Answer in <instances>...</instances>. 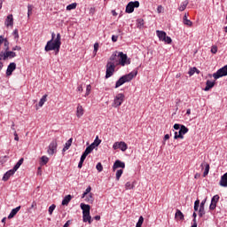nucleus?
Segmentation results:
<instances>
[{"mask_svg":"<svg viewBox=\"0 0 227 227\" xmlns=\"http://www.w3.org/2000/svg\"><path fill=\"white\" fill-rule=\"evenodd\" d=\"M175 217H176V219H178L179 221H184V213H182V211H180L179 209H176Z\"/></svg>","mask_w":227,"mask_h":227,"instance_id":"a878e982","label":"nucleus"},{"mask_svg":"<svg viewBox=\"0 0 227 227\" xmlns=\"http://www.w3.org/2000/svg\"><path fill=\"white\" fill-rule=\"evenodd\" d=\"M112 42H118V35H112Z\"/></svg>","mask_w":227,"mask_h":227,"instance_id":"13d9d810","label":"nucleus"},{"mask_svg":"<svg viewBox=\"0 0 227 227\" xmlns=\"http://www.w3.org/2000/svg\"><path fill=\"white\" fill-rule=\"evenodd\" d=\"M196 70H198L196 67L190 69V71L188 73L189 75H194V74L196 73Z\"/></svg>","mask_w":227,"mask_h":227,"instance_id":"09e8293b","label":"nucleus"},{"mask_svg":"<svg viewBox=\"0 0 227 227\" xmlns=\"http://www.w3.org/2000/svg\"><path fill=\"white\" fill-rule=\"evenodd\" d=\"M75 8H77V4L75 3L70 4L69 5L67 6V10L68 11L75 10Z\"/></svg>","mask_w":227,"mask_h":227,"instance_id":"e433bc0d","label":"nucleus"},{"mask_svg":"<svg viewBox=\"0 0 227 227\" xmlns=\"http://www.w3.org/2000/svg\"><path fill=\"white\" fill-rule=\"evenodd\" d=\"M126 191H130V189H134V184L130 182H127L125 184Z\"/></svg>","mask_w":227,"mask_h":227,"instance_id":"72a5a7b5","label":"nucleus"},{"mask_svg":"<svg viewBox=\"0 0 227 227\" xmlns=\"http://www.w3.org/2000/svg\"><path fill=\"white\" fill-rule=\"evenodd\" d=\"M215 86V82H212L210 80H207L206 82V87L204 89V91H209L210 90H212V87Z\"/></svg>","mask_w":227,"mask_h":227,"instance_id":"4be33fe9","label":"nucleus"},{"mask_svg":"<svg viewBox=\"0 0 227 227\" xmlns=\"http://www.w3.org/2000/svg\"><path fill=\"white\" fill-rule=\"evenodd\" d=\"M88 157V154H86V153H83L81 156L80 160L83 161L86 160V158Z\"/></svg>","mask_w":227,"mask_h":227,"instance_id":"3c124183","label":"nucleus"},{"mask_svg":"<svg viewBox=\"0 0 227 227\" xmlns=\"http://www.w3.org/2000/svg\"><path fill=\"white\" fill-rule=\"evenodd\" d=\"M174 129L175 130H180V129H182V125L176 123L174 124Z\"/></svg>","mask_w":227,"mask_h":227,"instance_id":"5fc2aeb1","label":"nucleus"},{"mask_svg":"<svg viewBox=\"0 0 227 227\" xmlns=\"http://www.w3.org/2000/svg\"><path fill=\"white\" fill-rule=\"evenodd\" d=\"M205 203H207V200H202L200 207H205Z\"/></svg>","mask_w":227,"mask_h":227,"instance_id":"e2e57ef3","label":"nucleus"},{"mask_svg":"<svg viewBox=\"0 0 227 227\" xmlns=\"http://www.w3.org/2000/svg\"><path fill=\"white\" fill-rule=\"evenodd\" d=\"M17 53L15 51H10L8 50H5L4 51L0 52V61H6V59H12V58H16Z\"/></svg>","mask_w":227,"mask_h":227,"instance_id":"20e7f679","label":"nucleus"},{"mask_svg":"<svg viewBox=\"0 0 227 227\" xmlns=\"http://www.w3.org/2000/svg\"><path fill=\"white\" fill-rule=\"evenodd\" d=\"M61 47V34H57V37L54 41L51 39L47 42L44 51L46 52H49L51 51H57V52H59V49Z\"/></svg>","mask_w":227,"mask_h":227,"instance_id":"f03ea898","label":"nucleus"},{"mask_svg":"<svg viewBox=\"0 0 227 227\" xmlns=\"http://www.w3.org/2000/svg\"><path fill=\"white\" fill-rule=\"evenodd\" d=\"M169 139V134L164 136V141H168Z\"/></svg>","mask_w":227,"mask_h":227,"instance_id":"774afa93","label":"nucleus"},{"mask_svg":"<svg viewBox=\"0 0 227 227\" xmlns=\"http://www.w3.org/2000/svg\"><path fill=\"white\" fill-rule=\"evenodd\" d=\"M85 201H87V203H93V193H90L88 196H85Z\"/></svg>","mask_w":227,"mask_h":227,"instance_id":"473e14b6","label":"nucleus"},{"mask_svg":"<svg viewBox=\"0 0 227 227\" xmlns=\"http://www.w3.org/2000/svg\"><path fill=\"white\" fill-rule=\"evenodd\" d=\"M4 24L7 27H10V26L12 27V26H13V14H9L6 17Z\"/></svg>","mask_w":227,"mask_h":227,"instance_id":"f3484780","label":"nucleus"},{"mask_svg":"<svg viewBox=\"0 0 227 227\" xmlns=\"http://www.w3.org/2000/svg\"><path fill=\"white\" fill-rule=\"evenodd\" d=\"M31 208H36V203L34 201V202H32V205H31V207H30V209Z\"/></svg>","mask_w":227,"mask_h":227,"instance_id":"0e129e2a","label":"nucleus"},{"mask_svg":"<svg viewBox=\"0 0 227 227\" xmlns=\"http://www.w3.org/2000/svg\"><path fill=\"white\" fill-rule=\"evenodd\" d=\"M55 209H56V205L53 204V205L50 206L49 210H48L50 215H52V213L54 212Z\"/></svg>","mask_w":227,"mask_h":227,"instance_id":"79ce46f5","label":"nucleus"},{"mask_svg":"<svg viewBox=\"0 0 227 227\" xmlns=\"http://www.w3.org/2000/svg\"><path fill=\"white\" fill-rule=\"evenodd\" d=\"M108 62L112 63L115 67H125V65H130V59H129L127 54L122 51H115L111 55Z\"/></svg>","mask_w":227,"mask_h":227,"instance_id":"f257e3e1","label":"nucleus"},{"mask_svg":"<svg viewBox=\"0 0 227 227\" xmlns=\"http://www.w3.org/2000/svg\"><path fill=\"white\" fill-rule=\"evenodd\" d=\"M33 13V5L28 4L27 5V17H29Z\"/></svg>","mask_w":227,"mask_h":227,"instance_id":"37998d69","label":"nucleus"},{"mask_svg":"<svg viewBox=\"0 0 227 227\" xmlns=\"http://www.w3.org/2000/svg\"><path fill=\"white\" fill-rule=\"evenodd\" d=\"M156 35H157L159 40H160V42H164L165 43H168V44L173 42L171 37L168 36L166 32H164L162 30H157Z\"/></svg>","mask_w":227,"mask_h":227,"instance_id":"39448f33","label":"nucleus"},{"mask_svg":"<svg viewBox=\"0 0 227 227\" xmlns=\"http://www.w3.org/2000/svg\"><path fill=\"white\" fill-rule=\"evenodd\" d=\"M81 208L82 210V214H90V207L88 204H81Z\"/></svg>","mask_w":227,"mask_h":227,"instance_id":"b1692460","label":"nucleus"},{"mask_svg":"<svg viewBox=\"0 0 227 227\" xmlns=\"http://www.w3.org/2000/svg\"><path fill=\"white\" fill-rule=\"evenodd\" d=\"M157 12L158 13H162V12H164V7H162V5H159L157 8Z\"/></svg>","mask_w":227,"mask_h":227,"instance_id":"864d4df0","label":"nucleus"},{"mask_svg":"<svg viewBox=\"0 0 227 227\" xmlns=\"http://www.w3.org/2000/svg\"><path fill=\"white\" fill-rule=\"evenodd\" d=\"M192 227H198V223H196V219H193V224Z\"/></svg>","mask_w":227,"mask_h":227,"instance_id":"69168bd1","label":"nucleus"},{"mask_svg":"<svg viewBox=\"0 0 227 227\" xmlns=\"http://www.w3.org/2000/svg\"><path fill=\"white\" fill-rule=\"evenodd\" d=\"M93 143L96 144V146H98V145L102 143V140L98 139V137H96V139L94 140Z\"/></svg>","mask_w":227,"mask_h":227,"instance_id":"de8ad7c7","label":"nucleus"},{"mask_svg":"<svg viewBox=\"0 0 227 227\" xmlns=\"http://www.w3.org/2000/svg\"><path fill=\"white\" fill-rule=\"evenodd\" d=\"M96 168L98 169V173H102L104 171V167L102 166V163L98 162L96 166Z\"/></svg>","mask_w":227,"mask_h":227,"instance_id":"ea45409f","label":"nucleus"},{"mask_svg":"<svg viewBox=\"0 0 227 227\" xmlns=\"http://www.w3.org/2000/svg\"><path fill=\"white\" fill-rule=\"evenodd\" d=\"M115 69H116V66H114V64L111 62H107L106 71V79H109V77H113Z\"/></svg>","mask_w":227,"mask_h":227,"instance_id":"0eeeda50","label":"nucleus"},{"mask_svg":"<svg viewBox=\"0 0 227 227\" xmlns=\"http://www.w3.org/2000/svg\"><path fill=\"white\" fill-rule=\"evenodd\" d=\"M14 140L19 141V135L17 134V131H14Z\"/></svg>","mask_w":227,"mask_h":227,"instance_id":"052dcab7","label":"nucleus"},{"mask_svg":"<svg viewBox=\"0 0 227 227\" xmlns=\"http://www.w3.org/2000/svg\"><path fill=\"white\" fill-rule=\"evenodd\" d=\"M204 215H205V207H200V209H199V217H203Z\"/></svg>","mask_w":227,"mask_h":227,"instance_id":"a19ab883","label":"nucleus"},{"mask_svg":"<svg viewBox=\"0 0 227 227\" xmlns=\"http://www.w3.org/2000/svg\"><path fill=\"white\" fill-rule=\"evenodd\" d=\"M13 35H14V38H19V30L18 29H15L13 31Z\"/></svg>","mask_w":227,"mask_h":227,"instance_id":"6e6d98bb","label":"nucleus"},{"mask_svg":"<svg viewBox=\"0 0 227 227\" xmlns=\"http://www.w3.org/2000/svg\"><path fill=\"white\" fill-rule=\"evenodd\" d=\"M89 147L91 148V150L93 151V150H95V148H97V145L93 142L90 145H89Z\"/></svg>","mask_w":227,"mask_h":227,"instance_id":"bf43d9fd","label":"nucleus"},{"mask_svg":"<svg viewBox=\"0 0 227 227\" xmlns=\"http://www.w3.org/2000/svg\"><path fill=\"white\" fill-rule=\"evenodd\" d=\"M84 114V109H82V106L78 105L76 108V116L77 118H81Z\"/></svg>","mask_w":227,"mask_h":227,"instance_id":"393cba45","label":"nucleus"},{"mask_svg":"<svg viewBox=\"0 0 227 227\" xmlns=\"http://www.w3.org/2000/svg\"><path fill=\"white\" fill-rule=\"evenodd\" d=\"M227 75V65L223 67L218 69L216 73L213 74L214 79L217 80L221 77H224Z\"/></svg>","mask_w":227,"mask_h":227,"instance_id":"1a4fd4ad","label":"nucleus"},{"mask_svg":"<svg viewBox=\"0 0 227 227\" xmlns=\"http://www.w3.org/2000/svg\"><path fill=\"white\" fill-rule=\"evenodd\" d=\"M46 102H47V94L43 95L40 99L38 104L39 107H43V104H45Z\"/></svg>","mask_w":227,"mask_h":227,"instance_id":"2f4dec72","label":"nucleus"},{"mask_svg":"<svg viewBox=\"0 0 227 227\" xmlns=\"http://www.w3.org/2000/svg\"><path fill=\"white\" fill-rule=\"evenodd\" d=\"M98 51V43H95L94 44V54L96 55L97 52Z\"/></svg>","mask_w":227,"mask_h":227,"instance_id":"8fccbe9b","label":"nucleus"},{"mask_svg":"<svg viewBox=\"0 0 227 227\" xmlns=\"http://www.w3.org/2000/svg\"><path fill=\"white\" fill-rule=\"evenodd\" d=\"M201 169H204L203 176H207L210 171V165L207 161H203L200 165Z\"/></svg>","mask_w":227,"mask_h":227,"instance_id":"2eb2a0df","label":"nucleus"},{"mask_svg":"<svg viewBox=\"0 0 227 227\" xmlns=\"http://www.w3.org/2000/svg\"><path fill=\"white\" fill-rule=\"evenodd\" d=\"M183 22L185 26H192V21H191V20L187 19V14H184V18H183Z\"/></svg>","mask_w":227,"mask_h":227,"instance_id":"7c9ffc66","label":"nucleus"},{"mask_svg":"<svg viewBox=\"0 0 227 227\" xmlns=\"http://www.w3.org/2000/svg\"><path fill=\"white\" fill-rule=\"evenodd\" d=\"M21 47L20 46H14V47H12V51H21Z\"/></svg>","mask_w":227,"mask_h":227,"instance_id":"4d7b16f0","label":"nucleus"},{"mask_svg":"<svg viewBox=\"0 0 227 227\" xmlns=\"http://www.w3.org/2000/svg\"><path fill=\"white\" fill-rule=\"evenodd\" d=\"M90 192H91V186L87 187L85 192L82 193V198H86V196H88V194H90Z\"/></svg>","mask_w":227,"mask_h":227,"instance_id":"f704fd0d","label":"nucleus"},{"mask_svg":"<svg viewBox=\"0 0 227 227\" xmlns=\"http://www.w3.org/2000/svg\"><path fill=\"white\" fill-rule=\"evenodd\" d=\"M137 75V71H133L128 74L121 76L115 83V88H120V86H123L125 82H130V81Z\"/></svg>","mask_w":227,"mask_h":227,"instance_id":"7ed1b4c3","label":"nucleus"},{"mask_svg":"<svg viewBox=\"0 0 227 227\" xmlns=\"http://www.w3.org/2000/svg\"><path fill=\"white\" fill-rule=\"evenodd\" d=\"M121 175H123V169H119L116 171V180H120L121 178Z\"/></svg>","mask_w":227,"mask_h":227,"instance_id":"4c0bfd02","label":"nucleus"},{"mask_svg":"<svg viewBox=\"0 0 227 227\" xmlns=\"http://www.w3.org/2000/svg\"><path fill=\"white\" fill-rule=\"evenodd\" d=\"M113 148L114 150H121V152H127V148H129V145H127V143L125 142H115L113 145Z\"/></svg>","mask_w":227,"mask_h":227,"instance_id":"9b49d317","label":"nucleus"},{"mask_svg":"<svg viewBox=\"0 0 227 227\" xmlns=\"http://www.w3.org/2000/svg\"><path fill=\"white\" fill-rule=\"evenodd\" d=\"M82 219L83 223H89V224H91V215H90V213H82Z\"/></svg>","mask_w":227,"mask_h":227,"instance_id":"5701e85b","label":"nucleus"},{"mask_svg":"<svg viewBox=\"0 0 227 227\" xmlns=\"http://www.w3.org/2000/svg\"><path fill=\"white\" fill-rule=\"evenodd\" d=\"M15 68H17V64H15V62H12L7 67L6 75H12Z\"/></svg>","mask_w":227,"mask_h":227,"instance_id":"dca6fc26","label":"nucleus"},{"mask_svg":"<svg viewBox=\"0 0 227 227\" xmlns=\"http://www.w3.org/2000/svg\"><path fill=\"white\" fill-rule=\"evenodd\" d=\"M13 175H15L13 169L8 170L3 176L4 182H8V180H10V176H13Z\"/></svg>","mask_w":227,"mask_h":227,"instance_id":"6ab92c4d","label":"nucleus"},{"mask_svg":"<svg viewBox=\"0 0 227 227\" xmlns=\"http://www.w3.org/2000/svg\"><path fill=\"white\" fill-rule=\"evenodd\" d=\"M23 163H24V158L20 159V160L12 168L13 171L16 172L17 169H19V168H20V166H22Z\"/></svg>","mask_w":227,"mask_h":227,"instance_id":"cd10ccee","label":"nucleus"},{"mask_svg":"<svg viewBox=\"0 0 227 227\" xmlns=\"http://www.w3.org/2000/svg\"><path fill=\"white\" fill-rule=\"evenodd\" d=\"M211 52L212 54H217V46H212Z\"/></svg>","mask_w":227,"mask_h":227,"instance_id":"603ef678","label":"nucleus"},{"mask_svg":"<svg viewBox=\"0 0 227 227\" xmlns=\"http://www.w3.org/2000/svg\"><path fill=\"white\" fill-rule=\"evenodd\" d=\"M4 45V51H10V42L8 39H4L2 35H0V45Z\"/></svg>","mask_w":227,"mask_h":227,"instance_id":"a211bd4d","label":"nucleus"},{"mask_svg":"<svg viewBox=\"0 0 227 227\" xmlns=\"http://www.w3.org/2000/svg\"><path fill=\"white\" fill-rule=\"evenodd\" d=\"M123 100H125V95L123 93L117 94L114 99L113 107H120L123 104Z\"/></svg>","mask_w":227,"mask_h":227,"instance_id":"6e6552de","label":"nucleus"},{"mask_svg":"<svg viewBox=\"0 0 227 227\" xmlns=\"http://www.w3.org/2000/svg\"><path fill=\"white\" fill-rule=\"evenodd\" d=\"M90 91H91V85L89 84V85H87V87H86L85 97H88V95H90Z\"/></svg>","mask_w":227,"mask_h":227,"instance_id":"49530a36","label":"nucleus"},{"mask_svg":"<svg viewBox=\"0 0 227 227\" xmlns=\"http://www.w3.org/2000/svg\"><path fill=\"white\" fill-rule=\"evenodd\" d=\"M145 222V218L143 216H140L138 219V222L137 223L136 227H141L143 226V223Z\"/></svg>","mask_w":227,"mask_h":227,"instance_id":"58836bf2","label":"nucleus"},{"mask_svg":"<svg viewBox=\"0 0 227 227\" xmlns=\"http://www.w3.org/2000/svg\"><path fill=\"white\" fill-rule=\"evenodd\" d=\"M118 168H121V169H125V162L117 160H115V162L114 163L113 166V171H116V169H118Z\"/></svg>","mask_w":227,"mask_h":227,"instance_id":"4468645a","label":"nucleus"},{"mask_svg":"<svg viewBox=\"0 0 227 227\" xmlns=\"http://www.w3.org/2000/svg\"><path fill=\"white\" fill-rule=\"evenodd\" d=\"M56 150H58V142L52 141L49 145V149H48L49 155H54V153H56Z\"/></svg>","mask_w":227,"mask_h":227,"instance_id":"f8f14e48","label":"nucleus"},{"mask_svg":"<svg viewBox=\"0 0 227 227\" xmlns=\"http://www.w3.org/2000/svg\"><path fill=\"white\" fill-rule=\"evenodd\" d=\"M134 8H139V1L129 2L126 6V13L134 12Z\"/></svg>","mask_w":227,"mask_h":227,"instance_id":"9d476101","label":"nucleus"},{"mask_svg":"<svg viewBox=\"0 0 227 227\" xmlns=\"http://www.w3.org/2000/svg\"><path fill=\"white\" fill-rule=\"evenodd\" d=\"M219 202V195H215L211 199V204L209 206V210H215L217 203Z\"/></svg>","mask_w":227,"mask_h":227,"instance_id":"ddd939ff","label":"nucleus"},{"mask_svg":"<svg viewBox=\"0 0 227 227\" xmlns=\"http://www.w3.org/2000/svg\"><path fill=\"white\" fill-rule=\"evenodd\" d=\"M20 210V206L17 207L16 208H13L8 215V219H13V217L17 215Z\"/></svg>","mask_w":227,"mask_h":227,"instance_id":"412c9836","label":"nucleus"},{"mask_svg":"<svg viewBox=\"0 0 227 227\" xmlns=\"http://www.w3.org/2000/svg\"><path fill=\"white\" fill-rule=\"evenodd\" d=\"M82 164H84V161H82V160H80V161H79V163H78V168H79V169H81V168H82Z\"/></svg>","mask_w":227,"mask_h":227,"instance_id":"680f3d73","label":"nucleus"},{"mask_svg":"<svg viewBox=\"0 0 227 227\" xmlns=\"http://www.w3.org/2000/svg\"><path fill=\"white\" fill-rule=\"evenodd\" d=\"M219 185L221 187H227V172L221 176Z\"/></svg>","mask_w":227,"mask_h":227,"instance_id":"aec40b11","label":"nucleus"},{"mask_svg":"<svg viewBox=\"0 0 227 227\" xmlns=\"http://www.w3.org/2000/svg\"><path fill=\"white\" fill-rule=\"evenodd\" d=\"M91 152H93L92 148L88 146L86 147L85 151L83 152V153L90 155V153H91Z\"/></svg>","mask_w":227,"mask_h":227,"instance_id":"a18cd8bd","label":"nucleus"},{"mask_svg":"<svg viewBox=\"0 0 227 227\" xmlns=\"http://www.w3.org/2000/svg\"><path fill=\"white\" fill-rule=\"evenodd\" d=\"M72 141H74V139L70 138L68 141L66 142L62 152H67V150H68V148H70V146H72Z\"/></svg>","mask_w":227,"mask_h":227,"instance_id":"c756f323","label":"nucleus"},{"mask_svg":"<svg viewBox=\"0 0 227 227\" xmlns=\"http://www.w3.org/2000/svg\"><path fill=\"white\" fill-rule=\"evenodd\" d=\"M200 200H197L195 202H194V210L195 212H198V209L200 208Z\"/></svg>","mask_w":227,"mask_h":227,"instance_id":"c03bdc74","label":"nucleus"},{"mask_svg":"<svg viewBox=\"0 0 227 227\" xmlns=\"http://www.w3.org/2000/svg\"><path fill=\"white\" fill-rule=\"evenodd\" d=\"M187 4H189V1H187V0L181 3V4L178 8L179 12H184V10H185L187 8Z\"/></svg>","mask_w":227,"mask_h":227,"instance_id":"c85d7f7f","label":"nucleus"},{"mask_svg":"<svg viewBox=\"0 0 227 227\" xmlns=\"http://www.w3.org/2000/svg\"><path fill=\"white\" fill-rule=\"evenodd\" d=\"M70 201H72V195H67L62 200V205L67 206Z\"/></svg>","mask_w":227,"mask_h":227,"instance_id":"bb28decb","label":"nucleus"},{"mask_svg":"<svg viewBox=\"0 0 227 227\" xmlns=\"http://www.w3.org/2000/svg\"><path fill=\"white\" fill-rule=\"evenodd\" d=\"M41 164L42 166H45V164H47V162H49V158L47 156H43L41 158Z\"/></svg>","mask_w":227,"mask_h":227,"instance_id":"c9c22d12","label":"nucleus"},{"mask_svg":"<svg viewBox=\"0 0 227 227\" xmlns=\"http://www.w3.org/2000/svg\"><path fill=\"white\" fill-rule=\"evenodd\" d=\"M189 132V129L184 125H181L179 131L175 132L174 139H184V136Z\"/></svg>","mask_w":227,"mask_h":227,"instance_id":"423d86ee","label":"nucleus"},{"mask_svg":"<svg viewBox=\"0 0 227 227\" xmlns=\"http://www.w3.org/2000/svg\"><path fill=\"white\" fill-rule=\"evenodd\" d=\"M68 226H70V220H68V221L64 224L63 227H68Z\"/></svg>","mask_w":227,"mask_h":227,"instance_id":"338daca9","label":"nucleus"}]
</instances>
